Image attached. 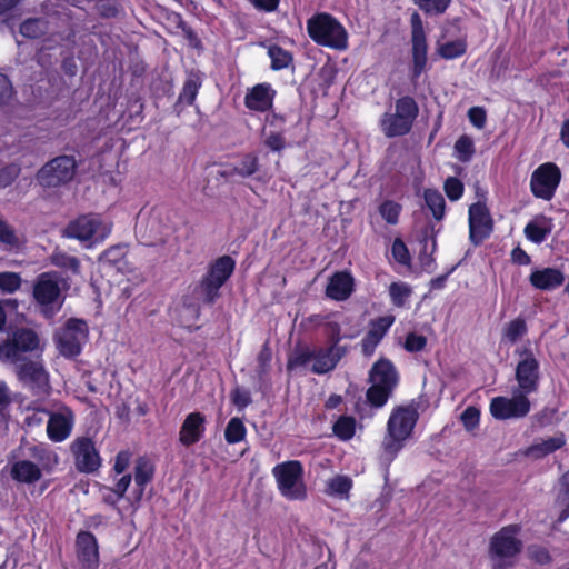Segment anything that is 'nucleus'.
<instances>
[{"label":"nucleus","instance_id":"obj_27","mask_svg":"<svg viewBox=\"0 0 569 569\" xmlns=\"http://www.w3.org/2000/svg\"><path fill=\"white\" fill-rule=\"evenodd\" d=\"M529 281L539 290L551 291L563 283L565 274L557 268H542L532 271Z\"/></svg>","mask_w":569,"mask_h":569},{"label":"nucleus","instance_id":"obj_26","mask_svg":"<svg viewBox=\"0 0 569 569\" xmlns=\"http://www.w3.org/2000/svg\"><path fill=\"white\" fill-rule=\"evenodd\" d=\"M204 416L200 412L189 413L179 432V440L184 446L198 442L204 432Z\"/></svg>","mask_w":569,"mask_h":569},{"label":"nucleus","instance_id":"obj_34","mask_svg":"<svg viewBox=\"0 0 569 569\" xmlns=\"http://www.w3.org/2000/svg\"><path fill=\"white\" fill-rule=\"evenodd\" d=\"M326 333L330 340V345L341 346L339 342L342 339H353L360 333V326L350 330H342V325L339 321H329L325 326Z\"/></svg>","mask_w":569,"mask_h":569},{"label":"nucleus","instance_id":"obj_21","mask_svg":"<svg viewBox=\"0 0 569 569\" xmlns=\"http://www.w3.org/2000/svg\"><path fill=\"white\" fill-rule=\"evenodd\" d=\"M347 347L329 345L328 347L313 349V362L310 370L317 375L332 371L340 359L347 353Z\"/></svg>","mask_w":569,"mask_h":569},{"label":"nucleus","instance_id":"obj_19","mask_svg":"<svg viewBox=\"0 0 569 569\" xmlns=\"http://www.w3.org/2000/svg\"><path fill=\"white\" fill-rule=\"evenodd\" d=\"M492 231V219L486 204L477 202L469 208V232L470 239L478 244L490 236Z\"/></svg>","mask_w":569,"mask_h":569},{"label":"nucleus","instance_id":"obj_6","mask_svg":"<svg viewBox=\"0 0 569 569\" xmlns=\"http://www.w3.org/2000/svg\"><path fill=\"white\" fill-rule=\"evenodd\" d=\"M234 260L229 256L218 258L209 268L196 289V295L206 303H213L219 297V290L234 270Z\"/></svg>","mask_w":569,"mask_h":569},{"label":"nucleus","instance_id":"obj_30","mask_svg":"<svg viewBox=\"0 0 569 569\" xmlns=\"http://www.w3.org/2000/svg\"><path fill=\"white\" fill-rule=\"evenodd\" d=\"M41 469L29 460H19L11 467V477L21 483H33L41 478Z\"/></svg>","mask_w":569,"mask_h":569},{"label":"nucleus","instance_id":"obj_11","mask_svg":"<svg viewBox=\"0 0 569 569\" xmlns=\"http://www.w3.org/2000/svg\"><path fill=\"white\" fill-rule=\"evenodd\" d=\"M137 232L148 244L163 242L171 233L172 226L168 213L152 209L149 212H140L136 226Z\"/></svg>","mask_w":569,"mask_h":569},{"label":"nucleus","instance_id":"obj_45","mask_svg":"<svg viewBox=\"0 0 569 569\" xmlns=\"http://www.w3.org/2000/svg\"><path fill=\"white\" fill-rule=\"evenodd\" d=\"M467 46L462 40L449 41L438 46V54L447 60L461 57L466 52Z\"/></svg>","mask_w":569,"mask_h":569},{"label":"nucleus","instance_id":"obj_32","mask_svg":"<svg viewBox=\"0 0 569 569\" xmlns=\"http://www.w3.org/2000/svg\"><path fill=\"white\" fill-rule=\"evenodd\" d=\"M23 243V238L0 216V247L7 251H18Z\"/></svg>","mask_w":569,"mask_h":569},{"label":"nucleus","instance_id":"obj_48","mask_svg":"<svg viewBox=\"0 0 569 569\" xmlns=\"http://www.w3.org/2000/svg\"><path fill=\"white\" fill-rule=\"evenodd\" d=\"M258 170V158L252 154H246L232 171L243 178L250 177Z\"/></svg>","mask_w":569,"mask_h":569},{"label":"nucleus","instance_id":"obj_29","mask_svg":"<svg viewBox=\"0 0 569 569\" xmlns=\"http://www.w3.org/2000/svg\"><path fill=\"white\" fill-rule=\"evenodd\" d=\"M552 228V219L543 214H539L527 223L525 227V234L528 240L535 243H541L551 233Z\"/></svg>","mask_w":569,"mask_h":569},{"label":"nucleus","instance_id":"obj_50","mask_svg":"<svg viewBox=\"0 0 569 569\" xmlns=\"http://www.w3.org/2000/svg\"><path fill=\"white\" fill-rule=\"evenodd\" d=\"M21 277L16 272H0V289L6 293H13L21 287Z\"/></svg>","mask_w":569,"mask_h":569},{"label":"nucleus","instance_id":"obj_33","mask_svg":"<svg viewBox=\"0 0 569 569\" xmlns=\"http://www.w3.org/2000/svg\"><path fill=\"white\" fill-rule=\"evenodd\" d=\"M352 488V480L348 476L337 475L326 482L325 492L331 497L348 499Z\"/></svg>","mask_w":569,"mask_h":569},{"label":"nucleus","instance_id":"obj_7","mask_svg":"<svg viewBox=\"0 0 569 569\" xmlns=\"http://www.w3.org/2000/svg\"><path fill=\"white\" fill-rule=\"evenodd\" d=\"M370 381L367 399L372 406L382 407L398 381L393 365L388 360L375 363L370 371Z\"/></svg>","mask_w":569,"mask_h":569},{"label":"nucleus","instance_id":"obj_53","mask_svg":"<svg viewBox=\"0 0 569 569\" xmlns=\"http://www.w3.org/2000/svg\"><path fill=\"white\" fill-rule=\"evenodd\" d=\"M445 191L450 200L457 201L463 193V184L459 179L450 177L445 181Z\"/></svg>","mask_w":569,"mask_h":569},{"label":"nucleus","instance_id":"obj_2","mask_svg":"<svg viewBox=\"0 0 569 569\" xmlns=\"http://www.w3.org/2000/svg\"><path fill=\"white\" fill-rule=\"evenodd\" d=\"M309 37L318 44L336 50L348 47V33L345 27L329 13H317L307 21Z\"/></svg>","mask_w":569,"mask_h":569},{"label":"nucleus","instance_id":"obj_49","mask_svg":"<svg viewBox=\"0 0 569 569\" xmlns=\"http://www.w3.org/2000/svg\"><path fill=\"white\" fill-rule=\"evenodd\" d=\"M401 206L395 201L386 200L379 207L380 216L389 223H398Z\"/></svg>","mask_w":569,"mask_h":569},{"label":"nucleus","instance_id":"obj_8","mask_svg":"<svg viewBox=\"0 0 569 569\" xmlns=\"http://www.w3.org/2000/svg\"><path fill=\"white\" fill-rule=\"evenodd\" d=\"M519 527L507 526L496 532L490 539L489 553L495 566L502 568L521 551L522 542L519 539Z\"/></svg>","mask_w":569,"mask_h":569},{"label":"nucleus","instance_id":"obj_54","mask_svg":"<svg viewBox=\"0 0 569 569\" xmlns=\"http://www.w3.org/2000/svg\"><path fill=\"white\" fill-rule=\"evenodd\" d=\"M480 411L475 407H468L461 415V421L468 431H472L479 423Z\"/></svg>","mask_w":569,"mask_h":569},{"label":"nucleus","instance_id":"obj_22","mask_svg":"<svg viewBox=\"0 0 569 569\" xmlns=\"http://www.w3.org/2000/svg\"><path fill=\"white\" fill-rule=\"evenodd\" d=\"M77 556L82 569H96L99 563V551L96 537L82 531L77 536Z\"/></svg>","mask_w":569,"mask_h":569},{"label":"nucleus","instance_id":"obj_28","mask_svg":"<svg viewBox=\"0 0 569 569\" xmlns=\"http://www.w3.org/2000/svg\"><path fill=\"white\" fill-rule=\"evenodd\" d=\"M565 443V436L562 433H558L552 437L535 441L531 446L525 449L523 455L531 459H541L562 448Z\"/></svg>","mask_w":569,"mask_h":569},{"label":"nucleus","instance_id":"obj_36","mask_svg":"<svg viewBox=\"0 0 569 569\" xmlns=\"http://www.w3.org/2000/svg\"><path fill=\"white\" fill-rule=\"evenodd\" d=\"M49 259L51 264L57 268L69 271L74 276L80 273V261L73 256L56 250Z\"/></svg>","mask_w":569,"mask_h":569},{"label":"nucleus","instance_id":"obj_55","mask_svg":"<svg viewBox=\"0 0 569 569\" xmlns=\"http://www.w3.org/2000/svg\"><path fill=\"white\" fill-rule=\"evenodd\" d=\"M391 252H392L395 260L398 261L399 263H401V264L409 263L410 257H409L408 249H407L406 244L403 243V241H401L400 239H396L393 241Z\"/></svg>","mask_w":569,"mask_h":569},{"label":"nucleus","instance_id":"obj_16","mask_svg":"<svg viewBox=\"0 0 569 569\" xmlns=\"http://www.w3.org/2000/svg\"><path fill=\"white\" fill-rule=\"evenodd\" d=\"M76 171V161L72 157L61 156L44 164L38 172V181L43 187H58L69 182Z\"/></svg>","mask_w":569,"mask_h":569},{"label":"nucleus","instance_id":"obj_18","mask_svg":"<svg viewBox=\"0 0 569 569\" xmlns=\"http://www.w3.org/2000/svg\"><path fill=\"white\" fill-rule=\"evenodd\" d=\"M76 468L80 472L91 473L101 466V458L94 442L87 437L74 439L70 446Z\"/></svg>","mask_w":569,"mask_h":569},{"label":"nucleus","instance_id":"obj_57","mask_svg":"<svg viewBox=\"0 0 569 569\" xmlns=\"http://www.w3.org/2000/svg\"><path fill=\"white\" fill-rule=\"evenodd\" d=\"M470 122L478 129H482L486 124V111L481 107H472L468 111Z\"/></svg>","mask_w":569,"mask_h":569},{"label":"nucleus","instance_id":"obj_25","mask_svg":"<svg viewBox=\"0 0 569 569\" xmlns=\"http://www.w3.org/2000/svg\"><path fill=\"white\" fill-rule=\"evenodd\" d=\"M393 322V316H385L371 321L370 329L361 342L362 352L366 356H371L373 353L376 347L379 345Z\"/></svg>","mask_w":569,"mask_h":569},{"label":"nucleus","instance_id":"obj_58","mask_svg":"<svg viewBox=\"0 0 569 569\" xmlns=\"http://www.w3.org/2000/svg\"><path fill=\"white\" fill-rule=\"evenodd\" d=\"M19 168L17 166H8L0 169V189L8 187L18 177Z\"/></svg>","mask_w":569,"mask_h":569},{"label":"nucleus","instance_id":"obj_3","mask_svg":"<svg viewBox=\"0 0 569 569\" xmlns=\"http://www.w3.org/2000/svg\"><path fill=\"white\" fill-rule=\"evenodd\" d=\"M417 102L411 97H402L395 103V111H388L380 118L379 124L387 138L401 137L410 132L418 116Z\"/></svg>","mask_w":569,"mask_h":569},{"label":"nucleus","instance_id":"obj_20","mask_svg":"<svg viewBox=\"0 0 569 569\" xmlns=\"http://www.w3.org/2000/svg\"><path fill=\"white\" fill-rule=\"evenodd\" d=\"M74 415L69 408H60L49 415L47 435L53 442L66 440L73 429Z\"/></svg>","mask_w":569,"mask_h":569},{"label":"nucleus","instance_id":"obj_59","mask_svg":"<svg viewBox=\"0 0 569 569\" xmlns=\"http://www.w3.org/2000/svg\"><path fill=\"white\" fill-rule=\"evenodd\" d=\"M40 455L38 456L39 460L42 462L43 468L51 469L52 467L58 465L59 458L58 455L53 451L41 448L39 449Z\"/></svg>","mask_w":569,"mask_h":569},{"label":"nucleus","instance_id":"obj_38","mask_svg":"<svg viewBox=\"0 0 569 569\" xmlns=\"http://www.w3.org/2000/svg\"><path fill=\"white\" fill-rule=\"evenodd\" d=\"M425 201L427 207L432 212L436 220H441L445 216V198L438 190L427 189L425 191Z\"/></svg>","mask_w":569,"mask_h":569},{"label":"nucleus","instance_id":"obj_46","mask_svg":"<svg viewBox=\"0 0 569 569\" xmlns=\"http://www.w3.org/2000/svg\"><path fill=\"white\" fill-rule=\"evenodd\" d=\"M123 257L124 248L112 247L103 252L101 259L103 262L109 263L110 266H114L118 271L124 272L128 263L123 260Z\"/></svg>","mask_w":569,"mask_h":569},{"label":"nucleus","instance_id":"obj_44","mask_svg":"<svg viewBox=\"0 0 569 569\" xmlns=\"http://www.w3.org/2000/svg\"><path fill=\"white\" fill-rule=\"evenodd\" d=\"M200 86V78L197 74H190L183 84L182 91L179 94V102L192 104L196 100Z\"/></svg>","mask_w":569,"mask_h":569},{"label":"nucleus","instance_id":"obj_37","mask_svg":"<svg viewBox=\"0 0 569 569\" xmlns=\"http://www.w3.org/2000/svg\"><path fill=\"white\" fill-rule=\"evenodd\" d=\"M527 323L521 318L508 322L502 330V341L515 343L527 333Z\"/></svg>","mask_w":569,"mask_h":569},{"label":"nucleus","instance_id":"obj_10","mask_svg":"<svg viewBox=\"0 0 569 569\" xmlns=\"http://www.w3.org/2000/svg\"><path fill=\"white\" fill-rule=\"evenodd\" d=\"M518 357L515 380L516 389L531 395L538 391L540 381V362L529 347H521L516 350Z\"/></svg>","mask_w":569,"mask_h":569},{"label":"nucleus","instance_id":"obj_17","mask_svg":"<svg viewBox=\"0 0 569 569\" xmlns=\"http://www.w3.org/2000/svg\"><path fill=\"white\" fill-rule=\"evenodd\" d=\"M19 380L36 392H46L49 387V373L41 359H26L13 363Z\"/></svg>","mask_w":569,"mask_h":569},{"label":"nucleus","instance_id":"obj_5","mask_svg":"<svg viewBox=\"0 0 569 569\" xmlns=\"http://www.w3.org/2000/svg\"><path fill=\"white\" fill-rule=\"evenodd\" d=\"M33 298L47 318L53 317L61 309L64 297L57 272H43L37 278L33 286Z\"/></svg>","mask_w":569,"mask_h":569},{"label":"nucleus","instance_id":"obj_62","mask_svg":"<svg viewBox=\"0 0 569 569\" xmlns=\"http://www.w3.org/2000/svg\"><path fill=\"white\" fill-rule=\"evenodd\" d=\"M561 485L563 489L560 499L567 506V509L561 515V519H566L569 516V471L562 476Z\"/></svg>","mask_w":569,"mask_h":569},{"label":"nucleus","instance_id":"obj_47","mask_svg":"<svg viewBox=\"0 0 569 569\" xmlns=\"http://www.w3.org/2000/svg\"><path fill=\"white\" fill-rule=\"evenodd\" d=\"M391 301L397 307H402L411 295V289L403 282H392L389 287Z\"/></svg>","mask_w":569,"mask_h":569},{"label":"nucleus","instance_id":"obj_63","mask_svg":"<svg viewBox=\"0 0 569 569\" xmlns=\"http://www.w3.org/2000/svg\"><path fill=\"white\" fill-rule=\"evenodd\" d=\"M264 143L272 151H280L284 147V139L281 133L271 132L266 137Z\"/></svg>","mask_w":569,"mask_h":569},{"label":"nucleus","instance_id":"obj_12","mask_svg":"<svg viewBox=\"0 0 569 569\" xmlns=\"http://www.w3.org/2000/svg\"><path fill=\"white\" fill-rule=\"evenodd\" d=\"M42 351L38 335L30 329L17 330L11 340L0 346V359L11 363L26 360V352Z\"/></svg>","mask_w":569,"mask_h":569},{"label":"nucleus","instance_id":"obj_61","mask_svg":"<svg viewBox=\"0 0 569 569\" xmlns=\"http://www.w3.org/2000/svg\"><path fill=\"white\" fill-rule=\"evenodd\" d=\"M232 402L234 403V406H237L239 409H243L244 407H247L250 401H251V398H250V393L247 391V390H243V389H234L232 391Z\"/></svg>","mask_w":569,"mask_h":569},{"label":"nucleus","instance_id":"obj_31","mask_svg":"<svg viewBox=\"0 0 569 569\" xmlns=\"http://www.w3.org/2000/svg\"><path fill=\"white\" fill-rule=\"evenodd\" d=\"M412 43V79H418L427 66V40L425 38H411Z\"/></svg>","mask_w":569,"mask_h":569},{"label":"nucleus","instance_id":"obj_15","mask_svg":"<svg viewBox=\"0 0 569 569\" xmlns=\"http://www.w3.org/2000/svg\"><path fill=\"white\" fill-rule=\"evenodd\" d=\"M528 396V393L513 388L511 397H496L491 400L490 412L499 420L522 418L531 409Z\"/></svg>","mask_w":569,"mask_h":569},{"label":"nucleus","instance_id":"obj_56","mask_svg":"<svg viewBox=\"0 0 569 569\" xmlns=\"http://www.w3.org/2000/svg\"><path fill=\"white\" fill-rule=\"evenodd\" d=\"M427 339L417 333H409L407 336L405 348L410 352L420 351L426 347Z\"/></svg>","mask_w":569,"mask_h":569},{"label":"nucleus","instance_id":"obj_14","mask_svg":"<svg viewBox=\"0 0 569 569\" xmlns=\"http://www.w3.org/2000/svg\"><path fill=\"white\" fill-rule=\"evenodd\" d=\"M560 181L559 167L553 162H545L531 173L530 190L536 198L549 201L555 197Z\"/></svg>","mask_w":569,"mask_h":569},{"label":"nucleus","instance_id":"obj_52","mask_svg":"<svg viewBox=\"0 0 569 569\" xmlns=\"http://www.w3.org/2000/svg\"><path fill=\"white\" fill-rule=\"evenodd\" d=\"M455 149L458 153V158L460 161H468L470 160L471 156L473 154V142L469 137H460L456 143Z\"/></svg>","mask_w":569,"mask_h":569},{"label":"nucleus","instance_id":"obj_35","mask_svg":"<svg viewBox=\"0 0 569 569\" xmlns=\"http://www.w3.org/2000/svg\"><path fill=\"white\" fill-rule=\"evenodd\" d=\"M313 362V349L309 347H297L288 359V369L309 368Z\"/></svg>","mask_w":569,"mask_h":569},{"label":"nucleus","instance_id":"obj_60","mask_svg":"<svg viewBox=\"0 0 569 569\" xmlns=\"http://www.w3.org/2000/svg\"><path fill=\"white\" fill-rule=\"evenodd\" d=\"M13 94L12 86L9 79L0 73V104L8 103Z\"/></svg>","mask_w":569,"mask_h":569},{"label":"nucleus","instance_id":"obj_1","mask_svg":"<svg viewBox=\"0 0 569 569\" xmlns=\"http://www.w3.org/2000/svg\"><path fill=\"white\" fill-rule=\"evenodd\" d=\"M419 415L413 407H399L393 409L387 422V431L382 440V456L391 461L406 442L411 438Z\"/></svg>","mask_w":569,"mask_h":569},{"label":"nucleus","instance_id":"obj_4","mask_svg":"<svg viewBox=\"0 0 569 569\" xmlns=\"http://www.w3.org/2000/svg\"><path fill=\"white\" fill-rule=\"evenodd\" d=\"M272 476L282 497L288 500H303L307 498V487L303 480V467L297 460H289L276 465Z\"/></svg>","mask_w":569,"mask_h":569},{"label":"nucleus","instance_id":"obj_9","mask_svg":"<svg viewBox=\"0 0 569 569\" xmlns=\"http://www.w3.org/2000/svg\"><path fill=\"white\" fill-rule=\"evenodd\" d=\"M111 232V224L97 214H84L70 221L63 229L64 238L76 239L80 242L103 241Z\"/></svg>","mask_w":569,"mask_h":569},{"label":"nucleus","instance_id":"obj_40","mask_svg":"<svg viewBox=\"0 0 569 569\" xmlns=\"http://www.w3.org/2000/svg\"><path fill=\"white\" fill-rule=\"evenodd\" d=\"M153 475L152 465L146 460L140 459L136 466L134 482L140 488L137 499H139L143 492L144 486L151 480Z\"/></svg>","mask_w":569,"mask_h":569},{"label":"nucleus","instance_id":"obj_43","mask_svg":"<svg viewBox=\"0 0 569 569\" xmlns=\"http://www.w3.org/2000/svg\"><path fill=\"white\" fill-rule=\"evenodd\" d=\"M47 31V22L40 18H30L20 26V33L30 39H36Z\"/></svg>","mask_w":569,"mask_h":569},{"label":"nucleus","instance_id":"obj_39","mask_svg":"<svg viewBox=\"0 0 569 569\" xmlns=\"http://www.w3.org/2000/svg\"><path fill=\"white\" fill-rule=\"evenodd\" d=\"M247 429L240 418H231L224 430L226 441L230 445L238 443L246 438Z\"/></svg>","mask_w":569,"mask_h":569},{"label":"nucleus","instance_id":"obj_23","mask_svg":"<svg viewBox=\"0 0 569 569\" xmlns=\"http://www.w3.org/2000/svg\"><path fill=\"white\" fill-rule=\"evenodd\" d=\"M274 96L276 91L269 83H259L247 92L244 104L250 110L264 112L272 107Z\"/></svg>","mask_w":569,"mask_h":569},{"label":"nucleus","instance_id":"obj_13","mask_svg":"<svg viewBox=\"0 0 569 569\" xmlns=\"http://www.w3.org/2000/svg\"><path fill=\"white\" fill-rule=\"evenodd\" d=\"M87 337L88 327L86 322L79 319H70L63 328L57 331L54 341L59 352L63 357L71 358L81 352Z\"/></svg>","mask_w":569,"mask_h":569},{"label":"nucleus","instance_id":"obj_51","mask_svg":"<svg viewBox=\"0 0 569 569\" xmlns=\"http://www.w3.org/2000/svg\"><path fill=\"white\" fill-rule=\"evenodd\" d=\"M416 4L419 6L421 10L430 14H441L443 13L448 6L450 4V0H413Z\"/></svg>","mask_w":569,"mask_h":569},{"label":"nucleus","instance_id":"obj_64","mask_svg":"<svg viewBox=\"0 0 569 569\" xmlns=\"http://www.w3.org/2000/svg\"><path fill=\"white\" fill-rule=\"evenodd\" d=\"M528 553L531 559L539 563H547L550 560L548 551L541 547H530Z\"/></svg>","mask_w":569,"mask_h":569},{"label":"nucleus","instance_id":"obj_24","mask_svg":"<svg viewBox=\"0 0 569 569\" xmlns=\"http://www.w3.org/2000/svg\"><path fill=\"white\" fill-rule=\"evenodd\" d=\"M355 280L347 271L333 273L327 284L326 295L332 300L345 301L353 292Z\"/></svg>","mask_w":569,"mask_h":569},{"label":"nucleus","instance_id":"obj_42","mask_svg":"<svg viewBox=\"0 0 569 569\" xmlns=\"http://www.w3.org/2000/svg\"><path fill=\"white\" fill-rule=\"evenodd\" d=\"M356 432V419L341 416L333 425V433L342 441L350 440Z\"/></svg>","mask_w":569,"mask_h":569},{"label":"nucleus","instance_id":"obj_41","mask_svg":"<svg viewBox=\"0 0 569 569\" xmlns=\"http://www.w3.org/2000/svg\"><path fill=\"white\" fill-rule=\"evenodd\" d=\"M268 56L271 60V68L273 70H282L289 67V64L292 61V56L290 54V52L277 44H272L269 47Z\"/></svg>","mask_w":569,"mask_h":569}]
</instances>
